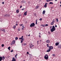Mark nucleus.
Masks as SVG:
<instances>
[{
	"label": "nucleus",
	"mask_w": 61,
	"mask_h": 61,
	"mask_svg": "<svg viewBox=\"0 0 61 61\" xmlns=\"http://www.w3.org/2000/svg\"><path fill=\"white\" fill-rule=\"evenodd\" d=\"M16 25H18V24H16Z\"/></svg>",
	"instance_id": "obj_53"
},
{
	"label": "nucleus",
	"mask_w": 61,
	"mask_h": 61,
	"mask_svg": "<svg viewBox=\"0 0 61 61\" xmlns=\"http://www.w3.org/2000/svg\"><path fill=\"white\" fill-rule=\"evenodd\" d=\"M50 30L51 32H53V31H54L56 30V29H55V26H52V28Z\"/></svg>",
	"instance_id": "obj_3"
},
{
	"label": "nucleus",
	"mask_w": 61,
	"mask_h": 61,
	"mask_svg": "<svg viewBox=\"0 0 61 61\" xmlns=\"http://www.w3.org/2000/svg\"><path fill=\"white\" fill-rule=\"evenodd\" d=\"M50 28H52V26H50Z\"/></svg>",
	"instance_id": "obj_49"
},
{
	"label": "nucleus",
	"mask_w": 61,
	"mask_h": 61,
	"mask_svg": "<svg viewBox=\"0 0 61 61\" xmlns=\"http://www.w3.org/2000/svg\"><path fill=\"white\" fill-rule=\"evenodd\" d=\"M49 4L53 5V2H51L49 3Z\"/></svg>",
	"instance_id": "obj_21"
},
{
	"label": "nucleus",
	"mask_w": 61,
	"mask_h": 61,
	"mask_svg": "<svg viewBox=\"0 0 61 61\" xmlns=\"http://www.w3.org/2000/svg\"><path fill=\"white\" fill-rule=\"evenodd\" d=\"M17 54H16L15 55V58H17Z\"/></svg>",
	"instance_id": "obj_18"
},
{
	"label": "nucleus",
	"mask_w": 61,
	"mask_h": 61,
	"mask_svg": "<svg viewBox=\"0 0 61 61\" xmlns=\"http://www.w3.org/2000/svg\"><path fill=\"white\" fill-rule=\"evenodd\" d=\"M60 4H61V1L60 2Z\"/></svg>",
	"instance_id": "obj_58"
},
{
	"label": "nucleus",
	"mask_w": 61,
	"mask_h": 61,
	"mask_svg": "<svg viewBox=\"0 0 61 61\" xmlns=\"http://www.w3.org/2000/svg\"><path fill=\"white\" fill-rule=\"evenodd\" d=\"M45 25H43V24H42L41 25V26H43V27H45Z\"/></svg>",
	"instance_id": "obj_27"
},
{
	"label": "nucleus",
	"mask_w": 61,
	"mask_h": 61,
	"mask_svg": "<svg viewBox=\"0 0 61 61\" xmlns=\"http://www.w3.org/2000/svg\"><path fill=\"white\" fill-rule=\"evenodd\" d=\"M28 36H30V34H29V35H28Z\"/></svg>",
	"instance_id": "obj_52"
},
{
	"label": "nucleus",
	"mask_w": 61,
	"mask_h": 61,
	"mask_svg": "<svg viewBox=\"0 0 61 61\" xmlns=\"http://www.w3.org/2000/svg\"><path fill=\"white\" fill-rule=\"evenodd\" d=\"M53 0H51V1H52Z\"/></svg>",
	"instance_id": "obj_62"
},
{
	"label": "nucleus",
	"mask_w": 61,
	"mask_h": 61,
	"mask_svg": "<svg viewBox=\"0 0 61 61\" xmlns=\"http://www.w3.org/2000/svg\"><path fill=\"white\" fill-rule=\"evenodd\" d=\"M48 4V3H46L45 4V5L44 6V7H45V8H46V7H47V5Z\"/></svg>",
	"instance_id": "obj_9"
},
{
	"label": "nucleus",
	"mask_w": 61,
	"mask_h": 61,
	"mask_svg": "<svg viewBox=\"0 0 61 61\" xmlns=\"http://www.w3.org/2000/svg\"><path fill=\"white\" fill-rule=\"evenodd\" d=\"M40 20V21H41V20H42V18H40L39 19Z\"/></svg>",
	"instance_id": "obj_35"
},
{
	"label": "nucleus",
	"mask_w": 61,
	"mask_h": 61,
	"mask_svg": "<svg viewBox=\"0 0 61 61\" xmlns=\"http://www.w3.org/2000/svg\"><path fill=\"white\" fill-rule=\"evenodd\" d=\"M46 42L47 43H50V41L48 40H47L46 41Z\"/></svg>",
	"instance_id": "obj_8"
},
{
	"label": "nucleus",
	"mask_w": 61,
	"mask_h": 61,
	"mask_svg": "<svg viewBox=\"0 0 61 61\" xmlns=\"http://www.w3.org/2000/svg\"><path fill=\"white\" fill-rule=\"evenodd\" d=\"M54 8V7H51V8Z\"/></svg>",
	"instance_id": "obj_51"
},
{
	"label": "nucleus",
	"mask_w": 61,
	"mask_h": 61,
	"mask_svg": "<svg viewBox=\"0 0 61 61\" xmlns=\"http://www.w3.org/2000/svg\"><path fill=\"white\" fill-rule=\"evenodd\" d=\"M25 9V8H23V9H22V10H24Z\"/></svg>",
	"instance_id": "obj_38"
},
{
	"label": "nucleus",
	"mask_w": 61,
	"mask_h": 61,
	"mask_svg": "<svg viewBox=\"0 0 61 61\" xmlns=\"http://www.w3.org/2000/svg\"><path fill=\"white\" fill-rule=\"evenodd\" d=\"M55 27H57V25H55Z\"/></svg>",
	"instance_id": "obj_46"
},
{
	"label": "nucleus",
	"mask_w": 61,
	"mask_h": 61,
	"mask_svg": "<svg viewBox=\"0 0 61 61\" xmlns=\"http://www.w3.org/2000/svg\"><path fill=\"white\" fill-rule=\"evenodd\" d=\"M47 47H49V44H47Z\"/></svg>",
	"instance_id": "obj_29"
},
{
	"label": "nucleus",
	"mask_w": 61,
	"mask_h": 61,
	"mask_svg": "<svg viewBox=\"0 0 61 61\" xmlns=\"http://www.w3.org/2000/svg\"><path fill=\"white\" fill-rule=\"evenodd\" d=\"M15 40H17L18 39V37H16L15 38Z\"/></svg>",
	"instance_id": "obj_28"
},
{
	"label": "nucleus",
	"mask_w": 61,
	"mask_h": 61,
	"mask_svg": "<svg viewBox=\"0 0 61 61\" xmlns=\"http://www.w3.org/2000/svg\"><path fill=\"white\" fill-rule=\"evenodd\" d=\"M38 6H36L35 8L36 9H38Z\"/></svg>",
	"instance_id": "obj_19"
},
{
	"label": "nucleus",
	"mask_w": 61,
	"mask_h": 61,
	"mask_svg": "<svg viewBox=\"0 0 61 61\" xmlns=\"http://www.w3.org/2000/svg\"><path fill=\"white\" fill-rule=\"evenodd\" d=\"M22 6H20V8H22Z\"/></svg>",
	"instance_id": "obj_41"
},
{
	"label": "nucleus",
	"mask_w": 61,
	"mask_h": 61,
	"mask_svg": "<svg viewBox=\"0 0 61 61\" xmlns=\"http://www.w3.org/2000/svg\"><path fill=\"white\" fill-rule=\"evenodd\" d=\"M46 13V11L45 10H44L43 12V13L42 14H43V15H44V14H45V13Z\"/></svg>",
	"instance_id": "obj_13"
},
{
	"label": "nucleus",
	"mask_w": 61,
	"mask_h": 61,
	"mask_svg": "<svg viewBox=\"0 0 61 61\" xmlns=\"http://www.w3.org/2000/svg\"><path fill=\"white\" fill-rule=\"evenodd\" d=\"M58 48H61V45H59L58 46Z\"/></svg>",
	"instance_id": "obj_15"
},
{
	"label": "nucleus",
	"mask_w": 61,
	"mask_h": 61,
	"mask_svg": "<svg viewBox=\"0 0 61 61\" xmlns=\"http://www.w3.org/2000/svg\"><path fill=\"white\" fill-rule=\"evenodd\" d=\"M51 25H54V23L52 22L51 23Z\"/></svg>",
	"instance_id": "obj_24"
},
{
	"label": "nucleus",
	"mask_w": 61,
	"mask_h": 61,
	"mask_svg": "<svg viewBox=\"0 0 61 61\" xmlns=\"http://www.w3.org/2000/svg\"><path fill=\"white\" fill-rule=\"evenodd\" d=\"M4 44H2L1 45V46H2V47H4Z\"/></svg>",
	"instance_id": "obj_30"
},
{
	"label": "nucleus",
	"mask_w": 61,
	"mask_h": 61,
	"mask_svg": "<svg viewBox=\"0 0 61 61\" xmlns=\"http://www.w3.org/2000/svg\"><path fill=\"white\" fill-rule=\"evenodd\" d=\"M26 36H28V35H26Z\"/></svg>",
	"instance_id": "obj_60"
},
{
	"label": "nucleus",
	"mask_w": 61,
	"mask_h": 61,
	"mask_svg": "<svg viewBox=\"0 0 61 61\" xmlns=\"http://www.w3.org/2000/svg\"><path fill=\"white\" fill-rule=\"evenodd\" d=\"M52 56H55V54H53L52 55Z\"/></svg>",
	"instance_id": "obj_34"
},
{
	"label": "nucleus",
	"mask_w": 61,
	"mask_h": 61,
	"mask_svg": "<svg viewBox=\"0 0 61 61\" xmlns=\"http://www.w3.org/2000/svg\"><path fill=\"white\" fill-rule=\"evenodd\" d=\"M30 48H31L34 47V45H33L32 44H31V43L30 44Z\"/></svg>",
	"instance_id": "obj_7"
},
{
	"label": "nucleus",
	"mask_w": 61,
	"mask_h": 61,
	"mask_svg": "<svg viewBox=\"0 0 61 61\" xmlns=\"http://www.w3.org/2000/svg\"><path fill=\"white\" fill-rule=\"evenodd\" d=\"M54 20H55V19H53V20H52V23H54Z\"/></svg>",
	"instance_id": "obj_31"
},
{
	"label": "nucleus",
	"mask_w": 61,
	"mask_h": 61,
	"mask_svg": "<svg viewBox=\"0 0 61 61\" xmlns=\"http://www.w3.org/2000/svg\"><path fill=\"white\" fill-rule=\"evenodd\" d=\"M49 0V2L50 1H51V0Z\"/></svg>",
	"instance_id": "obj_54"
},
{
	"label": "nucleus",
	"mask_w": 61,
	"mask_h": 61,
	"mask_svg": "<svg viewBox=\"0 0 61 61\" xmlns=\"http://www.w3.org/2000/svg\"><path fill=\"white\" fill-rule=\"evenodd\" d=\"M26 45V43H24V46H25V45Z\"/></svg>",
	"instance_id": "obj_36"
},
{
	"label": "nucleus",
	"mask_w": 61,
	"mask_h": 61,
	"mask_svg": "<svg viewBox=\"0 0 61 61\" xmlns=\"http://www.w3.org/2000/svg\"><path fill=\"white\" fill-rule=\"evenodd\" d=\"M0 40H1V39L0 38Z\"/></svg>",
	"instance_id": "obj_61"
},
{
	"label": "nucleus",
	"mask_w": 61,
	"mask_h": 61,
	"mask_svg": "<svg viewBox=\"0 0 61 61\" xmlns=\"http://www.w3.org/2000/svg\"><path fill=\"white\" fill-rule=\"evenodd\" d=\"M48 25L47 24H46L45 25L46 26H48Z\"/></svg>",
	"instance_id": "obj_40"
},
{
	"label": "nucleus",
	"mask_w": 61,
	"mask_h": 61,
	"mask_svg": "<svg viewBox=\"0 0 61 61\" xmlns=\"http://www.w3.org/2000/svg\"><path fill=\"white\" fill-rule=\"evenodd\" d=\"M21 29L22 30H24V28H22Z\"/></svg>",
	"instance_id": "obj_50"
},
{
	"label": "nucleus",
	"mask_w": 61,
	"mask_h": 61,
	"mask_svg": "<svg viewBox=\"0 0 61 61\" xmlns=\"http://www.w3.org/2000/svg\"><path fill=\"white\" fill-rule=\"evenodd\" d=\"M37 20H36V25H37Z\"/></svg>",
	"instance_id": "obj_23"
},
{
	"label": "nucleus",
	"mask_w": 61,
	"mask_h": 61,
	"mask_svg": "<svg viewBox=\"0 0 61 61\" xmlns=\"http://www.w3.org/2000/svg\"><path fill=\"white\" fill-rule=\"evenodd\" d=\"M56 21L57 22H58V19L57 18H56Z\"/></svg>",
	"instance_id": "obj_20"
},
{
	"label": "nucleus",
	"mask_w": 61,
	"mask_h": 61,
	"mask_svg": "<svg viewBox=\"0 0 61 61\" xmlns=\"http://www.w3.org/2000/svg\"><path fill=\"white\" fill-rule=\"evenodd\" d=\"M55 1H57V0H55Z\"/></svg>",
	"instance_id": "obj_57"
},
{
	"label": "nucleus",
	"mask_w": 61,
	"mask_h": 61,
	"mask_svg": "<svg viewBox=\"0 0 61 61\" xmlns=\"http://www.w3.org/2000/svg\"><path fill=\"white\" fill-rule=\"evenodd\" d=\"M49 49L47 50L46 51L47 52H50L51 51V50L53 49V47L52 46H49Z\"/></svg>",
	"instance_id": "obj_1"
},
{
	"label": "nucleus",
	"mask_w": 61,
	"mask_h": 61,
	"mask_svg": "<svg viewBox=\"0 0 61 61\" xmlns=\"http://www.w3.org/2000/svg\"><path fill=\"white\" fill-rule=\"evenodd\" d=\"M14 52V51L12 50L11 51H10V52Z\"/></svg>",
	"instance_id": "obj_33"
},
{
	"label": "nucleus",
	"mask_w": 61,
	"mask_h": 61,
	"mask_svg": "<svg viewBox=\"0 0 61 61\" xmlns=\"http://www.w3.org/2000/svg\"><path fill=\"white\" fill-rule=\"evenodd\" d=\"M27 54H29V52H27Z\"/></svg>",
	"instance_id": "obj_44"
},
{
	"label": "nucleus",
	"mask_w": 61,
	"mask_h": 61,
	"mask_svg": "<svg viewBox=\"0 0 61 61\" xmlns=\"http://www.w3.org/2000/svg\"><path fill=\"white\" fill-rule=\"evenodd\" d=\"M18 31H20V29L18 28Z\"/></svg>",
	"instance_id": "obj_32"
},
{
	"label": "nucleus",
	"mask_w": 61,
	"mask_h": 61,
	"mask_svg": "<svg viewBox=\"0 0 61 61\" xmlns=\"http://www.w3.org/2000/svg\"><path fill=\"white\" fill-rule=\"evenodd\" d=\"M22 26V27H23V28H25V26H24V25Z\"/></svg>",
	"instance_id": "obj_37"
},
{
	"label": "nucleus",
	"mask_w": 61,
	"mask_h": 61,
	"mask_svg": "<svg viewBox=\"0 0 61 61\" xmlns=\"http://www.w3.org/2000/svg\"><path fill=\"white\" fill-rule=\"evenodd\" d=\"M16 61V60H15V58L14 57H13V59L12 61Z\"/></svg>",
	"instance_id": "obj_11"
},
{
	"label": "nucleus",
	"mask_w": 61,
	"mask_h": 61,
	"mask_svg": "<svg viewBox=\"0 0 61 61\" xmlns=\"http://www.w3.org/2000/svg\"><path fill=\"white\" fill-rule=\"evenodd\" d=\"M5 57L4 56H3L2 57V59L3 60H4L5 59Z\"/></svg>",
	"instance_id": "obj_12"
},
{
	"label": "nucleus",
	"mask_w": 61,
	"mask_h": 61,
	"mask_svg": "<svg viewBox=\"0 0 61 61\" xmlns=\"http://www.w3.org/2000/svg\"><path fill=\"white\" fill-rule=\"evenodd\" d=\"M38 42H39V41H37V43L38 45Z\"/></svg>",
	"instance_id": "obj_43"
},
{
	"label": "nucleus",
	"mask_w": 61,
	"mask_h": 61,
	"mask_svg": "<svg viewBox=\"0 0 61 61\" xmlns=\"http://www.w3.org/2000/svg\"><path fill=\"white\" fill-rule=\"evenodd\" d=\"M39 37H40V38H41V36H40L39 35Z\"/></svg>",
	"instance_id": "obj_47"
},
{
	"label": "nucleus",
	"mask_w": 61,
	"mask_h": 61,
	"mask_svg": "<svg viewBox=\"0 0 61 61\" xmlns=\"http://www.w3.org/2000/svg\"><path fill=\"white\" fill-rule=\"evenodd\" d=\"M23 37H24V36H22L21 38H19V39L20 40V39H21L20 41L21 43H23V41H25V40L23 39V38H24Z\"/></svg>",
	"instance_id": "obj_2"
},
{
	"label": "nucleus",
	"mask_w": 61,
	"mask_h": 61,
	"mask_svg": "<svg viewBox=\"0 0 61 61\" xmlns=\"http://www.w3.org/2000/svg\"><path fill=\"white\" fill-rule=\"evenodd\" d=\"M39 35H41V33H39Z\"/></svg>",
	"instance_id": "obj_56"
},
{
	"label": "nucleus",
	"mask_w": 61,
	"mask_h": 61,
	"mask_svg": "<svg viewBox=\"0 0 61 61\" xmlns=\"http://www.w3.org/2000/svg\"><path fill=\"white\" fill-rule=\"evenodd\" d=\"M60 6L61 7V5H60Z\"/></svg>",
	"instance_id": "obj_59"
},
{
	"label": "nucleus",
	"mask_w": 61,
	"mask_h": 61,
	"mask_svg": "<svg viewBox=\"0 0 61 61\" xmlns=\"http://www.w3.org/2000/svg\"><path fill=\"white\" fill-rule=\"evenodd\" d=\"M35 26V24L34 23H32L30 24V27H34Z\"/></svg>",
	"instance_id": "obj_4"
},
{
	"label": "nucleus",
	"mask_w": 61,
	"mask_h": 61,
	"mask_svg": "<svg viewBox=\"0 0 61 61\" xmlns=\"http://www.w3.org/2000/svg\"><path fill=\"white\" fill-rule=\"evenodd\" d=\"M2 60V57L0 56V61H1Z\"/></svg>",
	"instance_id": "obj_16"
},
{
	"label": "nucleus",
	"mask_w": 61,
	"mask_h": 61,
	"mask_svg": "<svg viewBox=\"0 0 61 61\" xmlns=\"http://www.w3.org/2000/svg\"><path fill=\"white\" fill-rule=\"evenodd\" d=\"M40 43H41V40H40Z\"/></svg>",
	"instance_id": "obj_45"
},
{
	"label": "nucleus",
	"mask_w": 61,
	"mask_h": 61,
	"mask_svg": "<svg viewBox=\"0 0 61 61\" xmlns=\"http://www.w3.org/2000/svg\"><path fill=\"white\" fill-rule=\"evenodd\" d=\"M46 1L47 2H49V0H46Z\"/></svg>",
	"instance_id": "obj_39"
},
{
	"label": "nucleus",
	"mask_w": 61,
	"mask_h": 61,
	"mask_svg": "<svg viewBox=\"0 0 61 61\" xmlns=\"http://www.w3.org/2000/svg\"><path fill=\"white\" fill-rule=\"evenodd\" d=\"M16 13H19V10H16Z\"/></svg>",
	"instance_id": "obj_26"
},
{
	"label": "nucleus",
	"mask_w": 61,
	"mask_h": 61,
	"mask_svg": "<svg viewBox=\"0 0 61 61\" xmlns=\"http://www.w3.org/2000/svg\"><path fill=\"white\" fill-rule=\"evenodd\" d=\"M2 4H4V2H2Z\"/></svg>",
	"instance_id": "obj_48"
},
{
	"label": "nucleus",
	"mask_w": 61,
	"mask_h": 61,
	"mask_svg": "<svg viewBox=\"0 0 61 61\" xmlns=\"http://www.w3.org/2000/svg\"><path fill=\"white\" fill-rule=\"evenodd\" d=\"M59 44V42H58V43L57 42L55 43V46H58Z\"/></svg>",
	"instance_id": "obj_10"
},
{
	"label": "nucleus",
	"mask_w": 61,
	"mask_h": 61,
	"mask_svg": "<svg viewBox=\"0 0 61 61\" xmlns=\"http://www.w3.org/2000/svg\"><path fill=\"white\" fill-rule=\"evenodd\" d=\"M2 31H3V32H5V29H3L2 30Z\"/></svg>",
	"instance_id": "obj_25"
},
{
	"label": "nucleus",
	"mask_w": 61,
	"mask_h": 61,
	"mask_svg": "<svg viewBox=\"0 0 61 61\" xmlns=\"http://www.w3.org/2000/svg\"><path fill=\"white\" fill-rule=\"evenodd\" d=\"M15 40H13L12 41V42L11 43V44H10L11 45V46H12V45H14V44L15 43Z\"/></svg>",
	"instance_id": "obj_6"
},
{
	"label": "nucleus",
	"mask_w": 61,
	"mask_h": 61,
	"mask_svg": "<svg viewBox=\"0 0 61 61\" xmlns=\"http://www.w3.org/2000/svg\"><path fill=\"white\" fill-rule=\"evenodd\" d=\"M16 27V25H14L13 27V28H14V29H15Z\"/></svg>",
	"instance_id": "obj_17"
},
{
	"label": "nucleus",
	"mask_w": 61,
	"mask_h": 61,
	"mask_svg": "<svg viewBox=\"0 0 61 61\" xmlns=\"http://www.w3.org/2000/svg\"><path fill=\"white\" fill-rule=\"evenodd\" d=\"M24 15L25 16L26 15H27V11L25 12L24 14Z\"/></svg>",
	"instance_id": "obj_14"
},
{
	"label": "nucleus",
	"mask_w": 61,
	"mask_h": 61,
	"mask_svg": "<svg viewBox=\"0 0 61 61\" xmlns=\"http://www.w3.org/2000/svg\"><path fill=\"white\" fill-rule=\"evenodd\" d=\"M24 44H23V43L22 44V45H24Z\"/></svg>",
	"instance_id": "obj_55"
},
{
	"label": "nucleus",
	"mask_w": 61,
	"mask_h": 61,
	"mask_svg": "<svg viewBox=\"0 0 61 61\" xmlns=\"http://www.w3.org/2000/svg\"><path fill=\"white\" fill-rule=\"evenodd\" d=\"M44 58L46 60H47L48 58V56L47 55H46L44 56Z\"/></svg>",
	"instance_id": "obj_5"
},
{
	"label": "nucleus",
	"mask_w": 61,
	"mask_h": 61,
	"mask_svg": "<svg viewBox=\"0 0 61 61\" xmlns=\"http://www.w3.org/2000/svg\"><path fill=\"white\" fill-rule=\"evenodd\" d=\"M21 25V26H22V25H23V24H21H21L19 25Z\"/></svg>",
	"instance_id": "obj_42"
},
{
	"label": "nucleus",
	"mask_w": 61,
	"mask_h": 61,
	"mask_svg": "<svg viewBox=\"0 0 61 61\" xmlns=\"http://www.w3.org/2000/svg\"><path fill=\"white\" fill-rule=\"evenodd\" d=\"M10 48H11V47H9L8 48V49H9V51H10Z\"/></svg>",
	"instance_id": "obj_22"
}]
</instances>
